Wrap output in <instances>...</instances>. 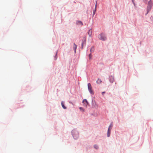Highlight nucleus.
<instances>
[{
    "label": "nucleus",
    "mask_w": 153,
    "mask_h": 153,
    "mask_svg": "<svg viewBox=\"0 0 153 153\" xmlns=\"http://www.w3.org/2000/svg\"><path fill=\"white\" fill-rule=\"evenodd\" d=\"M152 2L151 0H150L148 2V6L147 7V14L151 10L152 6Z\"/></svg>",
    "instance_id": "nucleus-1"
},
{
    "label": "nucleus",
    "mask_w": 153,
    "mask_h": 153,
    "mask_svg": "<svg viewBox=\"0 0 153 153\" xmlns=\"http://www.w3.org/2000/svg\"><path fill=\"white\" fill-rule=\"evenodd\" d=\"M98 37L99 39L103 41L105 40L106 39L105 35L103 33L99 35Z\"/></svg>",
    "instance_id": "nucleus-2"
},
{
    "label": "nucleus",
    "mask_w": 153,
    "mask_h": 153,
    "mask_svg": "<svg viewBox=\"0 0 153 153\" xmlns=\"http://www.w3.org/2000/svg\"><path fill=\"white\" fill-rule=\"evenodd\" d=\"M73 137L74 139H76L79 136L78 132L74 130L72 131Z\"/></svg>",
    "instance_id": "nucleus-3"
},
{
    "label": "nucleus",
    "mask_w": 153,
    "mask_h": 153,
    "mask_svg": "<svg viewBox=\"0 0 153 153\" xmlns=\"http://www.w3.org/2000/svg\"><path fill=\"white\" fill-rule=\"evenodd\" d=\"M88 90L90 93L92 94H94V91L92 90V87L90 83H89L88 84Z\"/></svg>",
    "instance_id": "nucleus-4"
},
{
    "label": "nucleus",
    "mask_w": 153,
    "mask_h": 153,
    "mask_svg": "<svg viewBox=\"0 0 153 153\" xmlns=\"http://www.w3.org/2000/svg\"><path fill=\"white\" fill-rule=\"evenodd\" d=\"M86 37H84L83 38L82 40V43L81 45L82 49L83 48V46L84 45H85L86 44Z\"/></svg>",
    "instance_id": "nucleus-5"
},
{
    "label": "nucleus",
    "mask_w": 153,
    "mask_h": 153,
    "mask_svg": "<svg viewBox=\"0 0 153 153\" xmlns=\"http://www.w3.org/2000/svg\"><path fill=\"white\" fill-rule=\"evenodd\" d=\"M109 81L110 82L112 83L114 81V77L112 76H111L109 77Z\"/></svg>",
    "instance_id": "nucleus-6"
},
{
    "label": "nucleus",
    "mask_w": 153,
    "mask_h": 153,
    "mask_svg": "<svg viewBox=\"0 0 153 153\" xmlns=\"http://www.w3.org/2000/svg\"><path fill=\"white\" fill-rule=\"evenodd\" d=\"M82 102L86 106H87L88 104L87 100L86 99H84L83 100Z\"/></svg>",
    "instance_id": "nucleus-7"
},
{
    "label": "nucleus",
    "mask_w": 153,
    "mask_h": 153,
    "mask_svg": "<svg viewBox=\"0 0 153 153\" xmlns=\"http://www.w3.org/2000/svg\"><path fill=\"white\" fill-rule=\"evenodd\" d=\"M76 24L78 25H81L82 26L83 25V23L81 21H77L76 22Z\"/></svg>",
    "instance_id": "nucleus-8"
},
{
    "label": "nucleus",
    "mask_w": 153,
    "mask_h": 153,
    "mask_svg": "<svg viewBox=\"0 0 153 153\" xmlns=\"http://www.w3.org/2000/svg\"><path fill=\"white\" fill-rule=\"evenodd\" d=\"M92 31L91 29L89 30L88 32V34L90 37H91L92 35Z\"/></svg>",
    "instance_id": "nucleus-9"
},
{
    "label": "nucleus",
    "mask_w": 153,
    "mask_h": 153,
    "mask_svg": "<svg viewBox=\"0 0 153 153\" xmlns=\"http://www.w3.org/2000/svg\"><path fill=\"white\" fill-rule=\"evenodd\" d=\"M61 105H62V108L64 109H66V107L64 105V103H63V102H61Z\"/></svg>",
    "instance_id": "nucleus-10"
},
{
    "label": "nucleus",
    "mask_w": 153,
    "mask_h": 153,
    "mask_svg": "<svg viewBox=\"0 0 153 153\" xmlns=\"http://www.w3.org/2000/svg\"><path fill=\"white\" fill-rule=\"evenodd\" d=\"M96 82L97 83L100 84L102 82V81L101 79H98Z\"/></svg>",
    "instance_id": "nucleus-11"
},
{
    "label": "nucleus",
    "mask_w": 153,
    "mask_h": 153,
    "mask_svg": "<svg viewBox=\"0 0 153 153\" xmlns=\"http://www.w3.org/2000/svg\"><path fill=\"white\" fill-rule=\"evenodd\" d=\"M110 130H108L107 131V135L108 137H109L110 136Z\"/></svg>",
    "instance_id": "nucleus-12"
},
{
    "label": "nucleus",
    "mask_w": 153,
    "mask_h": 153,
    "mask_svg": "<svg viewBox=\"0 0 153 153\" xmlns=\"http://www.w3.org/2000/svg\"><path fill=\"white\" fill-rule=\"evenodd\" d=\"M112 126L113 125L111 124L108 127V130H110L111 131L112 127Z\"/></svg>",
    "instance_id": "nucleus-13"
},
{
    "label": "nucleus",
    "mask_w": 153,
    "mask_h": 153,
    "mask_svg": "<svg viewBox=\"0 0 153 153\" xmlns=\"http://www.w3.org/2000/svg\"><path fill=\"white\" fill-rule=\"evenodd\" d=\"M94 47H92L91 48V49H90V52H93L94 51Z\"/></svg>",
    "instance_id": "nucleus-14"
},
{
    "label": "nucleus",
    "mask_w": 153,
    "mask_h": 153,
    "mask_svg": "<svg viewBox=\"0 0 153 153\" xmlns=\"http://www.w3.org/2000/svg\"><path fill=\"white\" fill-rule=\"evenodd\" d=\"M74 48L75 50V52H76V49L77 46L74 43Z\"/></svg>",
    "instance_id": "nucleus-15"
},
{
    "label": "nucleus",
    "mask_w": 153,
    "mask_h": 153,
    "mask_svg": "<svg viewBox=\"0 0 153 153\" xmlns=\"http://www.w3.org/2000/svg\"><path fill=\"white\" fill-rule=\"evenodd\" d=\"M91 58H92V55H91V53H90L89 54V59H91Z\"/></svg>",
    "instance_id": "nucleus-16"
},
{
    "label": "nucleus",
    "mask_w": 153,
    "mask_h": 153,
    "mask_svg": "<svg viewBox=\"0 0 153 153\" xmlns=\"http://www.w3.org/2000/svg\"><path fill=\"white\" fill-rule=\"evenodd\" d=\"M94 148L96 149H97L98 148V147L97 145H95L94 146Z\"/></svg>",
    "instance_id": "nucleus-17"
},
{
    "label": "nucleus",
    "mask_w": 153,
    "mask_h": 153,
    "mask_svg": "<svg viewBox=\"0 0 153 153\" xmlns=\"http://www.w3.org/2000/svg\"><path fill=\"white\" fill-rule=\"evenodd\" d=\"M54 60H56L57 59V53H56L55 56H54Z\"/></svg>",
    "instance_id": "nucleus-18"
},
{
    "label": "nucleus",
    "mask_w": 153,
    "mask_h": 153,
    "mask_svg": "<svg viewBox=\"0 0 153 153\" xmlns=\"http://www.w3.org/2000/svg\"><path fill=\"white\" fill-rule=\"evenodd\" d=\"M79 108L80 110H82V111H84V110H83V108H82L80 107Z\"/></svg>",
    "instance_id": "nucleus-19"
},
{
    "label": "nucleus",
    "mask_w": 153,
    "mask_h": 153,
    "mask_svg": "<svg viewBox=\"0 0 153 153\" xmlns=\"http://www.w3.org/2000/svg\"><path fill=\"white\" fill-rule=\"evenodd\" d=\"M97 1H96V5H95V9H96V7H97Z\"/></svg>",
    "instance_id": "nucleus-20"
},
{
    "label": "nucleus",
    "mask_w": 153,
    "mask_h": 153,
    "mask_svg": "<svg viewBox=\"0 0 153 153\" xmlns=\"http://www.w3.org/2000/svg\"><path fill=\"white\" fill-rule=\"evenodd\" d=\"M95 11H96V10H95V9L94 11V12H93V14H95Z\"/></svg>",
    "instance_id": "nucleus-21"
},
{
    "label": "nucleus",
    "mask_w": 153,
    "mask_h": 153,
    "mask_svg": "<svg viewBox=\"0 0 153 153\" xmlns=\"http://www.w3.org/2000/svg\"><path fill=\"white\" fill-rule=\"evenodd\" d=\"M105 93V92H102V94H103L104 93Z\"/></svg>",
    "instance_id": "nucleus-22"
},
{
    "label": "nucleus",
    "mask_w": 153,
    "mask_h": 153,
    "mask_svg": "<svg viewBox=\"0 0 153 153\" xmlns=\"http://www.w3.org/2000/svg\"><path fill=\"white\" fill-rule=\"evenodd\" d=\"M132 1H133V0H132Z\"/></svg>",
    "instance_id": "nucleus-23"
}]
</instances>
